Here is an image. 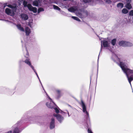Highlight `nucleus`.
Wrapping results in <instances>:
<instances>
[{"mask_svg": "<svg viewBox=\"0 0 133 133\" xmlns=\"http://www.w3.org/2000/svg\"><path fill=\"white\" fill-rule=\"evenodd\" d=\"M122 70L125 73L128 72L130 69H128L125 64V63L123 62H120L119 65Z\"/></svg>", "mask_w": 133, "mask_h": 133, "instance_id": "nucleus-1", "label": "nucleus"}, {"mask_svg": "<svg viewBox=\"0 0 133 133\" xmlns=\"http://www.w3.org/2000/svg\"><path fill=\"white\" fill-rule=\"evenodd\" d=\"M53 116L56 117L57 119L60 123L63 120L64 118L63 117L59 114H54Z\"/></svg>", "mask_w": 133, "mask_h": 133, "instance_id": "nucleus-2", "label": "nucleus"}, {"mask_svg": "<svg viewBox=\"0 0 133 133\" xmlns=\"http://www.w3.org/2000/svg\"><path fill=\"white\" fill-rule=\"evenodd\" d=\"M80 104L82 107L83 111V112H86L87 115H88V113L86 111V107L85 104H84L83 101L82 99L81 100V103Z\"/></svg>", "mask_w": 133, "mask_h": 133, "instance_id": "nucleus-3", "label": "nucleus"}, {"mask_svg": "<svg viewBox=\"0 0 133 133\" xmlns=\"http://www.w3.org/2000/svg\"><path fill=\"white\" fill-rule=\"evenodd\" d=\"M125 73L127 75L129 83L131 84V81L133 80V77L131 76V74H128V72Z\"/></svg>", "mask_w": 133, "mask_h": 133, "instance_id": "nucleus-4", "label": "nucleus"}, {"mask_svg": "<svg viewBox=\"0 0 133 133\" xmlns=\"http://www.w3.org/2000/svg\"><path fill=\"white\" fill-rule=\"evenodd\" d=\"M55 119L53 118L51 119V121L50 123V129H52L54 128L55 125Z\"/></svg>", "mask_w": 133, "mask_h": 133, "instance_id": "nucleus-5", "label": "nucleus"}, {"mask_svg": "<svg viewBox=\"0 0 133 133\" xmlns=\"http://www.w3.org/2000/svg\"><path fill=\"white\" fill-rule=\"evenodd\" d=\"M21 16L22 19L24 20H26L29 18L28 16L24 13L22 14L21 15Z\"/></svg>", "mask_w": 133, "mask_h": 133, "instance_id": "nucleus-6", "label": "nucleus"}, {"mask_svg": "<svg viewBox=\"0 0 133 133\" xmlns=\"http://www.w3.org/2000/svg\"><path fill=\"white\" fill-rule=\"evenodd\" d=\"M126 41H121L119 42L118 44L121 46L126 47Z\"/></svg>", "mask_w": 133, "mask_h": 133, "instance_id": "nucleus-7", "label": "nucleus"}, {"mask_svg": "<svg viewBox=\"0 0 133 133\" xmlns=\"http://www.w3.org/2000/svg\"><path fill=\"white\" fill-rule=\"evenodd\" d=\"M25 31L26 36H29L31 32V30L28 27H26L25 28Z\"/></svg>", "mask_w": 133, "mask_h": 133, "instance_id": "nucleus-8", "label": "nucleus"}, {"mask_svg": "<svg viewBox=\"0 0 133 133\" xmlns=\"http://www.w3.org/2000/svg\"><path fill=\"white\" fill-rule=\"evenodd\" d=\"M16 26L17 28L23 32H24L25 30L24 28L21 26L20 24H18L16 25Z\"/></svg>", "mask_w": 133, "mask_h": 133, "instance_id": "nucleus-9", "label": "nucleus"}, {"mask_svg": "<svg viewBox=\"0 0 133 133\" xmlns=\"http://www.w3.org/2000/svg\"><path fill=\"white\" fill-rule=\"evenodd\" d=\"M103 45L104 47H107L109 46L108 42L105 40H104L102 41Z\"/></svg>", "mask_w": 133, "mask_h": 133, "instance_id": "nucleus-10", "label": "nucleus"}, {"mask_svg": "<svg viewBox=\"0 0 133 133\" xmlns=\"http://www.w3.org/2000/svg\"><path fill=\"white\" fill-rule=\"evenodd\" d=\"M11 10L8 8H6L5 10V13L9 15H10L11 13Z\"/></svg>", "mask_w": 133, "mask_h": 133, "instance_id": "nucleus-11", "label": "nucleus"}, {"mask_svg": "<svg viewBox=\"0 0 133 133\" xmlns=\"http://www.w3.org/2000/svg\"><path fill=\"white\" fill-rule=\"evenodd\" d=\"M126 7L128 9H130L132 8V6L130 3H127L125 5Z\"/></svg>", "mask_w": 133, "mask_h": 133, "instance_id": "nucleus-12", "label": "nucleus"}, {"mask_svg": "<svg viewBox=\"0 0 133 133\" xmlns=\"http://www.w3.org/2000/svg\"><path fill=\"white\" fill-rule=\"evenodd\" d=\"M29 60V59L27 58L24 61V62L30 66L31 65V64Z\"/></svg>", "mask_w": 133, "mask_h": 133, "instance_id": "nucleus-13", "label": "nucleus"}, {"mask_svg": "<svg viewBox=\"0 0 133 133\" xmlns=\"http://www.w3.org/2000/svg\"><path fill=\"white\" fill-rule=\"evenodd\" d=\"M117 6L118 8H122L123 6V4L121 3H118L117 5Z\"/></svg>", "mask_w": 133, "mask_h": 133, "instance_id": "nucleus-14", "label": "nucleus"}, {"mask_svg": "<svg viewBox=\"0 0 133 133\" xmlns=\"http://www.w3.org/2000/svg\"><path fill=\"white\" fill-rule=\"evenodd\" d=\"M116 39H112L111 41V43L113 46H114L116 43Z\"/></svg>", "mask_w": 133, "mask_h": 133, "instance_id": "nucleus-15", "label": "nucleus"}, {"mask_svg": "<svg viewBox=\"0 0 133 133\" xmlns=\"http://www.w3.org/2000/svg\"><path fill=\"white\" fill-rule=\"evenodd\" d=\"M19 130L17 128H16L14 129L13 133H19Z\"/></svg>", "mask_w": 133, "mask_h": 133, "instance_id": "nucleus-16", "label": "nucleus"}, {"mask_svg": "<svg viewBox=\"0 0 133 133\" xmlns=\"http://www.w3.org/2000/svg\"><path fill=\"white\" fill-rule=\"evenodd\" d=\"M122 12L124 14H126L128 12V10L125 8L123 9L122 10Z\"/></svg>", "mask_w": 133, "mask_h": 133, "instance_id": "nucleus-17", "label": "nucleus"}, {"mask_svg": "<svg viewBox=\"0 0 133 133\" xmlns=\"http://www.w3.org/2000/svg\"><path fill=\"white\" fill-rule=\"evenodd\" d=\"M126 46H132V44L130 42H127L126 44Z\"/></svg>", "mask_w": 133, "mask_h": 133, "instance_id": "nucleus-18", "label": "nucleus"}, {"mask_svg": "<svg viewBox=\"0 0 133 133\" xmlns=\"http://www.w3.org/2000/svg\"><path fill=\"white\" fill-rule=\"evenodd\" d=\"M53 7L54 9H55L58 10L59 11H60L61 10L60 8L57 6L55 5H53Z\"/></svg>", "mask_w": 133, "mask_h": 133, "instance_id": "nucleus-19", "label": "nucleus"}, {"mask_svg": "<svg viewBox=\"0 0 133 133\" xmlns=\"http://www.w3.org/2000/svg\"><path fill=\"white\" fill-rule=\"evenodd\" d=\"M68 10L69 11L71 12H74L75 11V9L73 7H71L69 8V9H68Z\"/></svg>", "mask_w": 133, "mask_h": 133, "instance_id": "nucleus-20", "label": "nucleus"}, {"mask_svg": "<svg viewBox=\"0 0 133 133\" xmlns=\"http://www.w3.org/2000/svg\"><path fill=\"white\" fill-rule=\"evenodd\" d=\"M31 11H32L34 13H36L37 11V9L36 7H32Z\"/></svg>", "mask_w": 133, "mask_h": 133, "instance_id": "nucleus-21", "label": "nucleus"}, {"mask_svg": "<svg viewBox=\"0 0 133 133\" xmlns=\"http://www.w3.org/2000/svg\"><path fill=\"white\" fill-rule=\"evenodd\" d=\"M72 18L74 19L75 20L77 21L80 22V20L78 17L75 16H72Z\"/></svg>", "mask_w": 133, "mask_h": 133, "instance_id": "nucleus-22", "label": "nucleus"}, {"mask_svg": "<svg viewBox=\"0 0 133 133\" xmlns=\"http://www.w3.org/2000/svg\"><path fill=\"white\" fill-rule=\"evenodd\" d=\"M33 5L34 6H38V2L37 1H35L33 2Z\"/></svg>", "mask_w": 133, "mask_h": 133, "instance_id": "nucleus-23", "label": "nucleus"}, {"mask_svg": "<svg viewBox=\"0 0 133 133\" xmlns=\"http://www.w3.org/2000/svg\"><path fill=\"white\" fill-rule=\"evenodd\" d=\"M27 6L29 9L30 11H31V9H32V8L33 7L30 4H28L27 5Z\"/></svg>", "mask_w": 133, "mask_h": 133, "instance_id": "nucleus-24", "label": "nucleus"}, {"mask_svg": "<svg viewBox=\"0 0 133 133\" xmlns=\"http://www.w3.org/2000/svg\"><path fill=\"white\" fill-rule=\"evenodd\" d=\"M128 74H131V76L133 77V70L130 69L128 72Z\"/></svg>", "mask_w": 133, "mask_h": 133, "instance_id": "nucleus-25", "label": "nucleus"}, {"mask_svg": "<svg viewBox=\"0 0 133 133\" xmlns=\"http://www.w3.org/2000/svg\"><path fill=\"white\" fill-rule=\"evenodd\" d=\"M48 104V102H47L46 103V104L47 106L49 108H53V106L50 105V104Z\"/></svg>", "mask_w": 133, "mask_h": 133, "instance_id": "nucleus-26", "label": "nucleus"}, {"mask_svg": "<svg viewBox=\"0 0 133 133\" xmlns=\"http://www.w3.org/2000/svg\"><path fill=\"white\" fill-rule=\"evenodd\" d=\"M44 11V9L42 8H40L38 9V12L39 13L40 12L43 11Z\"/></svg>", "mask_w": 133, "mask_h": 133, "instance_id": "nucleus-27", "label": "nucleus"}, {"mask_svg": "<svg viewBox=\"0 0 133 133\" xmlns=\"http://www.w3.org/2000/svg\"><path fill=\"white\" fill-rule=\"evenodd\" d=\"M27 2L26 1H23V5L24 7H26L27 6Z\"/></svg>", "mask_w": 133, "mask_h": 133, "instance_id": "nucleus-28", "label": "nucleus"}, {"mask_svg": "<svg viewBox=\"0 0 133 133\" xmlns=\"http://www.w3.org/2000/svg\"><path fill=\"white\" fill-rule=\"evenodd\" d=\"M7 6L8 7L11 8H14L15 7V6H14L10 4H8L7 5Z\"/></svg>", "mask_w": 133, "mask_h": 133, "instance_id": "nucleus-29", "label": "nucleus"}, {"mask_svg": "<svg viewBox=\"0 0 133 133\" xmlns=\"http://www.w3.org/2000/svg\"><path fill=\"white\" fill-rule=\"evenodd\" d=\"M30 66L32 69L34 70V72H35L37 75L38 76L37 74V72H36L35 70L34 69V67L31 65H31H30Z\"/></svg>", "mask_w": 133, "mask_h": 133, "instance_id": "nucleus-30", "label": "nucleus"}, {"mask_svg": "<svg viewBox=\"0 0 133 133\" xmlns=\"http://www.w3.org/2000/svg\"><path fill=\"white\" fill-rule=\"evenodd\" d=\"M54 109L55 111V112L56 113L58 114L59 112V111L58 108H54Z\"/></svg>", "mask_w": 133, "mask_h": 133, "instance_id": "nucleus-31", "label": "nucleus"}, {"mask_svg": "<svg viewBox=\"0 0 133 133\" xmlns=\"http://www.w3.org/2000/svg\"><path fill=\"white\" fill-rule=\"evenodd\" d=\"M129 15L130 16H133V10H131L129 13Z\"/></svg>", "mask_w": 133, "mask_h": 133, "instance_id": "nucleus-32", "label": "nucleus"}, {"mask_svg": "<svg viewBox=\"0 0 133 133\" xmlns=\"http://www.w3.org/2000/svg\"><path fill=\"white\" fill-rule=\"evenodd\" d=\"M83 1L85 3H87L90 2L91 1V0H83Z\"/></svg>", "mask_w": 133, "mask_h": 133, "instance_id": "nucleus-33", "label": "nucleus"}, {"mask_svg": "<svg viewBox=\"0 0 133 133\" xmlns=\"http://www.w3.org/2000/svg\"><path fill=\"white\" fill-rule=\"evenodd\" d=\"M88 133H93L91 129L89 128L88 129Z\"/></svg>", "mask_w": 133, "mask_h": 133, "instance_id": "nucleus-34", "label": "nucleus"}, {"mask_svg": "<svg viewBox=\"0 0 133 133\" xmlns=\"http://www.w3.org/2000/svg\"><path fill=\"white\" fill-rule=\"evenodd\" d=\"M7 3H5L4 4V8L6 6H7V5H7Z\"/></svg>", "mask_w": 133, "mask_h": 133, "instance_id": "nucleus-35", "label": "nucleus"}, {"mask_svg": "<svg viewBox=\"0 0 133 133\" xmlns=\"http://www.w3.org/2000/svg\"><path fill=\"white\" fill-rule=\"evenodd\" d=\"M106 2L108 3H111V1L110 0H107Z\"/></svg>", "mask_w": 133, "mask_h": 133, "instance_id": "nucleus-36", "label": "nucleus"}, {"mask_svg": "<svg viewBox=\"0 0 133 133\" xmlns=\"http://www.w3.org/2000/svg\"><path fill=\"white\" fill-rule=\"evenodd\" d=\"M127 3H130L131 1V0H126Z\"/></svg>", "mask_w": 133, "mask_h": 133, "instance_id": "nucleus-37", "label": "nucleus"}, {"mask_svg": "<svg viewBox=\"0 0 133 133\" xmlns=\"http://www.w3.org/2000/svg\"><path fill=\"white\" fill-rule=\"evenodd\" d=\"M28 25L30 27V28H32L31 27V24L29 23L28 24Z\"/></svg>", "mask_w": 133, "mask_h": 133, "instance_id": "nucleus-38", "label": "nucleus"}, {"mask_svg": "<svg viewBox=\"0 0 133 133\" xmlns=\"http://www.w3.org/2000/svg\"><path fill=\"white\" fill-rule=\"evenodd\" d=\"M56 92L58 94H59L60 92V91L59 90H57Z\"/></svg>", "mask_w": 133, "mask_h": 133, "instance_id": "nucleus-39", "label": "nucleus"}, {"mask_svg": "<svg viewBox=\"0 0 133 133\" xmlns=\"http://www.w3.org/2000/svg\"><path fill=\"white\" fill-rule=\"evenodd\" d=\"M12 133V132L11 131H9L7 133Z\"/></svg>", "mask_w": 133, "mask_h": 133, "instance_id": "nucleus-40", "label": "nucleus"}, {"mask_svg": "<svg viewBox=\"0 0 133 133\" xmlns=\"http://www.w3.org/2000/svg\"><path fill=\"white\" fill-rule=\"evenodd\" d=\"M48 98L49 99H50L51 100V101H52V100L51 99V98L50 97H49V96H48Z\"/></svg>", "mask_w": 133, "mask_h": 133, "instance_id": "nucleus-41", "label": "nucleus"}, {"mask_svg": "<svg viewBox=\"0 0 133 133\" xmlns=\"http://www.w3.org/2000/svg\"><path fill=\"white\" fill-rule=\"evenodd\" d=\"M102 44H101V47H102Z\"/></svg>", "mask_w": 133, "mask_h": 133, "instance_id": "nucleus-42", "label": "nucleus"}]
</instances>
